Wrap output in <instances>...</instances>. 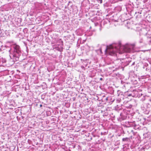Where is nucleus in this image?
<instances>
[{
  "instance_id": "obj_1",
  "label": "nucleus",
  "mask_w": 151,
  "mask_h": 151,
  "mask_svg": "<svg viewBox=\"0 0 151 151\" xmlns=\"http://www.w3.org/2000/svg\"><path fill=\"white\" fill-rule=\"evenodd\" d=\"M9 56L11 58L16 61L19 60V58L22 53L19 45L14 44L12 45L9 50Z\"/></svg>"
},
{
  "instance_id": "obj_2",
  "label": "nucleus",
  "mask_w": 151,
  "mask_h": 151,
  "mask_svg": "<svg viewBox=\"0 0 151 151\" xmlns=\"http://www.w3.org/2000/svg\"><path fill=\"white\" fill-rule=\"evenodd\" d=\"M118 98L116 100V101L118 103H121V105L124 104L125 107L130 108L132 107V105L130 104L131 101L129 100L128 98L125 96L123 94V92L120 91H118Z\"/></svg>"
},
{
  "instance_id": "obj_3",
  "label": "nucleus",
  "mask_w": 151,
  "mask_h": 151,
  "mask_svg": "<svg viewBox=\"0 0 151 151\" xmlns=\"http://www.w3.org/2000/svg\"><path fill=\"white\" fill-rule=\"evenodd\" d=\"M121 45L120 43L114 44L109 46H106L105 51H107L111 55H114L116 52H118L121 49Z\"/></svg>"
},
{
  "instance_id": "obj_4",
  "label": "nucleus",
  "mask_w": 151,
  "mask_h": 151,
  "mask_svg": "<svg viewBox=\"0 0 151 151\" xmlns=\"http://www.w3.org/2000/svg\"><path fill=\"white\" fill-rule=\"evenodd\" d=\"M124 51L127 52H131L133 49V46L129 45H127L124 47Z\"/></svg>"
},
{
  "instance_id": "obj_5",
  "label": "nucleus",
  "mask_w": 151,
  "mask_h": 151,
  "mask_svg": "<svg viewBox=\"0 0 151 151\" xmlns=\"http://www.w3.org/2000/svg\"><path fill=\"white\" fill-rule=\"evenodd\" d=\"M130 141V138L129 137H125L122 139V142L123 143L125 144H128L129 142Z\"/></svg>"
},
{
  "instance_id": "obj_6",
  "label": "nucleus",
  "mask_w": 151,
  "mask_h": 151,
  "mask_svg": "<svg viewBox=\"0 0 151 151\" xmlns=\"http://www.w3.org/2000/svg\"><path fill=\"white\" fill-rule=\"evenodd\" d=\"M141 109L143 111V112L145 114H149L150 111L149 109H147L144 106V105H142L141 106Z\"/></svg>"
},
{
  "instance_id": "obj_7",
  "label": "nucleus",
  "mask_w": 151,
  "mask_h": 151,
  "mask_svg": "<svg viewBox=\"0 0 151 151\" xmlns=\"http://www.w3.org/2000/svg\"><path fill=\"white\" fill-rule=\"evenodd\" d=\"M141 91H142V90L139 89L137 90V91H135V93L137 95V97H138L139 98H141L142 97V96L143 95L142 93H139V92Z\"/></svg>"
},
{
  "instance_id": "obj_8",
  "label": "nucleus",
  "mask_w": 151,
  "mask_h": 151,
  "mask_svg": "<svg viewBox=\"0 0 151 151\" xmlns=\"http://www.w3.org/2000/svg\"><path fill=\"white\" fill-rule=\"evenodd\" d=\"M149 103H148L147 105V109H149L150 108V107H151V104L150 102L149 101Z\"/></svg>"
},
{
  "instance_id": "obj_9",
  "label": "nucleus",
  "mask_w": 151,
  "mask_h": 151,
  "mask_svg": "<svg viewBox=\"0 0 151 151\" xmlns=\"http://www.w3.org/2000/svg\"><path fill=\"white\" fill-rule=\"evenodd\" d=\"M140 100L142 101H144L145 100V96L143 95L140 98Z\"/></svg>"
},
{
  "instance_id": "obj_10",
  "label": "nucleus",
  "mask_w": 151,
  "mask_h": 151,
  "mask_svg": "<svg viewBox=\"0 0 151 151\" xmlns=\"http://www.w3.org/2000/svg\"><path fill=\"white\" fill-rule=\"evenodd\" d=\"M147 90L149 93H151V86L148 87Z\"/></svg>"
},
{
  "instance_id": "obj_11",
  "label": "nucleus",
  "mask_w": 151,
  "mask_h": 151,
  "mask_svg": "<svg viewBox=\"0 0 151 151\" xmlns=\"http://www.w3.org/2000/svg\"><path fill=\"white\" fill-rule=\"evenodd\" d=\"M148 145L149 147L151 148V141H150L148 142Z\"/></svg>"
},
{
  "instance_id": "obj_12",
  "label": "nucleus",
  "mask_w": 151,
  "mask_h": 151,
  "mask_svg": "<svg viewBox=\"0 0 151 151\" xmlns=\"http://www.w3.org/2000/svg\"><path fill=\"white\" fill-rule=\"evenodd\" d=\"M139 42L140 43H142L143 42V39H140V40H139Z\"/></svg>"
},
{
  "instance_id": "obj_13",
  "label": "nucleus",
  "mask_w": 151,
  "mask_h": 151,
  "mask_svg": "<svg viewBox=\"0 0 151 151\" xmlns=\"http://www.w3.org/2000/svg\"><path fill=\"white\" fill-rule=\"evenodd\" d=\"M98 2L100 4H101L102 3V0H98Z\"/></svg>"
},
{
  "instance_id": "obj_14",
  "label": "nucleus",
  "mask_w": 151,
  "mask_h": 151,
  "mask_svg": "<svg viewBox=\"0 0 151 151\" xmlns=\"http://www.w3.org/2000/svg\"><path fill=\"white\" fill-rule=\"evenodd\" d=\"M131 95H132V94H128V96H131Z\"/></svg>"
},
{
  "instance_id": "obj_15",
  "label": "nucleus",
  "mask_w": 151,
  "mask_h": 151,
  "mask_svg": "<svg viewBox=\"0 0 151 151\" xmlns=\"http://www.w3.org/2000/svg\"><path fill=\"white\" fill-rule=\"evenodd\" d=\"M134 63H135L134 62H133L132 64L131 65H134Z\"/></svg>"
},
{
  "instance_id": "obj_16",
  "label": "nucleus",
  "mask_w": 151,
  "mask_h": 151,
  "mask_svg": "<svg viewBox=\"0 0 151 151\" xmlns=\"http://www.w3.org/2000/svg\"><path fill=\"white\" fill-rule=\"evenodd\" d=\"M100 80L101 81H102L103 80V79L102 78H100Z\"/></svg>"
},
{
  "instance_id": "obj_17",
  "label": "nucleus",
  "mask_w": 151,
  "mask_h": 151,
  "mask_svg": "<svg viewBox=\"0 0 151 151\" xmlns=\"http://www.w3.org/2000/svg\"><path fill=\"white\" fill-rule=\"evenodd\" d=\"M149 101L150 102L151 104V99H150L149 100Z\"/></svg>"
},
{
  "instance_id": "obj_18",
  "label": "nucleus",
  "mask_w": 151,
  "mask_h": 151,
  "mask_svg": "<svg viewBox=\"0 0 151 151\" xmlns=\"http://www.w3.org/2000/svg\"><path fill=\"white\" fill-rule=\"evenodd\" d=\"M42 104H40V107H42Z\"/></svg>"
},
{
  "instance_id": "obj_19",
  "label": "nucleus",
  "mask_w": 151,
  "mask_h": 151,
  "mask_svg": "<svg viewBox=\"0 0 151 151\" xmlns=\"http://www.w3.org/2000/svg\"><path fill=\"white\" fill-rule=\"evenodd\" d=\"M134 123H133V124H132V125H133L134 126Z\"/></svg>"
},
{
  "instance_id": "obj_20",
  "label": "nucleus",
  "mask_w": 151,
  "mask_h": 151,
  "mask_svg": "<svg viewBox=\"0 0 151 151\" xmlns=\"http://www.w3.org/2000/svg\"><path fill=\"white\" fill-rule=\"evenodd\" d=\"M61 42L62 44L63 43V42L62 41H61Z\"/></svg>"
},
{
  "instance_id": "obj_21",
  "label": "nucleus",
  "mask_w": 151,
  "mask_h": 151,
  "mask_svg": "<svg viewBox=\"0 0 151 151\" xmlns=\"http://www.w3.org/2000/svg\"><path fill=\"white\" fill-rule=\"evenodd\" d=\"M100 51H101V48H100Z\"/></svg>"
},
{
  "instance_id": "obj_22",
  "label": "nucleus",
  "mask_w": 151,
  "mask_h": 151,
  "mask_svg": "<svg viewBox=\"0 0 151 151\" xmlns=\"http://www.w3.org/2000/svg\"><path fill=\"white\" fill-rule=\"evenodd\" d=\"M72 35L73 36H74V34H72Z\"/></svg>"
},
{
  "instance_id": "obj_23",
  "label": "nucleus",
  "mask_w": 151,
  "mask_h": 151,
  "mask_svg": "<svg viewBox=\"0 0 151 151\" xmlns=\"http://www.w3.org/2000/svg\"><path fill=\"white\" fill-rule=\"evenodd\" d=\"M115 21H116V22H117V20H115Z\"/></svg>"
}]
</instances>
